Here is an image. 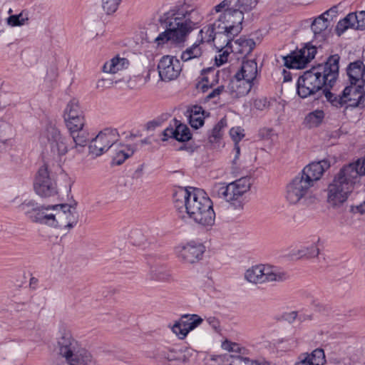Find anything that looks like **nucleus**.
Here are the masks:
<instances>
[{"label":"nucleus","mask_w":365,"mask_h":365,"mask_svg":"<svg viewBox=\"0 0 365 365\" xmlns=\"http://www.w3.org/2000/svg\"><path fill=\"white\" fill-rule=\"evenodd\" d=\"M166 29L155 38L158 46L168 41L184 42L190 32L198 28L203 20V15L197 6L183 2L166 14Z\"/></svg>","instance_id":"nucleus-1"},{"label":"nucleus","mask_w":365,"mask_h":365,"mask_svg":"<svg viewBox=\"0 0 365 365\" xmlns=\"http://www.w3.org/2000/svg\"><path fill=\"white\" fill-rule=\"evenodd\" d=\"M174 203L180 217L184 218L186 214L203 226L214 224L212 202L204 190L190 187L180 188L174 195Z\"/></svg>","instance_id":"nucleus-2"},{"label":"nucleus","mask_w":365,"mask_h":365,"mask_svg":"<svg viewBox=\"0 0 365 365\" xmlns=\"http://www.w3.org/2000/svg\"><path fill=\"white\" fill-rule=\"evenodd\" d=\"M330 167L326 160L313 162L305 166L286 186L285 198L292 205H309L317 198L312 188Z\"/></svg>","instance_id":"nucleus-3"},{"label":"nucleus","mask_w":365,"mask_h":365,"mask_svg":"<svg viewBox=\"0 0 365 365\" xmlns=\"http://www.w3.org/2000/svg\"><path fill=\"white\" fill-rule=\"evenodd\" d=\"M338 54L330 56L323 64H318L304 72L297 80V92L302 98L314 96L324 87L331 88L339 76Z\"/></svg>","instance_id":"nucleus-4"},{"label":"nucleus","mask_w":365,"mask_h":365,"mask_svg":"<svg viewBox=\"0 0 365 365\" xmlns=\"http://www.w3.org/2000/svg\"><path fill=\"white\" fill-rule=\"evenodd\" d=\"M365 175V157L344 166L328 187V202L339 207L345 202L353 191L358 178Z\"/></svg>","instance_id":"nucleus-5"},{"label":"nucleus","mask_w":365,"mask_h":365,"mask_svg":"<svg viewBox=\"0 0 365 365\" xmlns=\"http://www.w3.org/2000/svg\"><path fill=\"white\" fill-rule=\"evenodd\" d=\"M56 349L69 365H98L91 354L82 348L68 330H61L56 338Z\"/></svg>","instance_id":"nucleus-6"},{"label":"nucleus","mask_w":365,"mask_h":365,"mask_svg":"<svg viewBox=\"0 0 365 365\" xmlns=\"http://www.w3.org/2000/svg\"><path fill=\"white\" fill-rule=\"evenodd\" d=\"M250 178H241L227 185H215L212 194L225 200L235 210L241 211L245 205V194L250 190Z\"/></svg>","instance_id":"nucleus-7"},{"label":"nucleus","mask_w":365,"mask_h":365,"mask_svg":"<svg viewBox=\"0 0 365 365\" xmlns=\"http://www.w3.org/2000/svg\"><path fill=\"white\" fill-rule=\"evenodd\" d=\"M221 14L215 21L217 28L218 38H224V41L229 44L233 38L242 29V23L244 14L240 9L225 7L222 9Z\"/></svg>","instance_id":"nucleus-8"},{"label":"nucleus","mask_w":365,"mask_h":365,"mask_svg":"<svg viewBox=\"0 0 365 365\" xmlns=\"http://www.w3.org/2000/svg\"><path fill=\"white\" fill-rule=\"evenodd\" d=\"M53 212L48 213L45 225L58 227L65 233L69 232L78 222V214L76 206L68 204L50 205Z\"/></svg>","instance_id":"nucleus-9"},{"label":"nucleus","mask_w":365,"mask_h":365,"mask_svg":"<svg viewBox=\"0 0 365 365\" xmlns=\"http://www.w3.org/2000/svg\"><path fill=\"white\" fill-rule=\"evenodd\" d=\"M46 140L48 152L55 160H61L69 150V139L55 125H48L41 135V140Z\"/></svg>","instance_id":"nucleus-10"},{"label":"nucleus","mask_w":365,"mask_h":365,"mask_svg":"<svg viewBox=\"0 0 365 365\" xmlns=\"http://www.w3.org/2000/svg\"><path fill=\"white\" fill-rule=\"evenodd\" d=\"M245 278L253 284H262L269 282H282L287 279L286 273L268 265L258 264L247 269Z\"/></svg>","instance_id":"nucleus-11"},{"label":"nucleus","mask_w":365,"mask_h":365,"mask_svg":"<svg viewBox=\"0 0 365 365\" xmlns=\"http://www.w3.org/2000/svg\"><path fill=\"white\" fill-rule=\"evenodd\" d=\"M34 188L36 193L43 198H49L58 195L56 180L50 174L46 165L39 168L34 182Z\"/></svg>","instance_id":"nucleus-12"},{"label":"nucleus","mask_w":365,"mask_h":365,"mask_svg":"<svg viewBox=\"0 0 365 365\" xmlns=\"http://www.w3.org/2000/svg\"><path fill=\"white\" fill-rule=\"evenodd\" d=\"M317 48L314 46L306 45L302 48L292 52L284 56V64L289 68L302 69L314 58Z\"/></svg>","instance_id":"nucleus-13"},{"label":"nucleus","mask_w":365,"mask_h":365,"mask_svg":"<svg viewBox=\"0 0 365 365\" xmlns=\"http://www.w3.org/2000/svg\"><path fill=\"white\" fill-rule=\"evenodd\" d=\"M116 134V131L111 129L101 131L89 145L90 153L98 157L109 149L111 150L115 142L117 141Z\"/></svg>","instance_id":"nucleus-14"},{"label":"nucleus","mask_w":365,"mask_h":365,"mask_svg":"<svg viewBox=\"0 0 365 365\" xmlns=\"http://www.w3.org/2000/svg\"><path fill=\"white\" fill-rule=\"evenodd\" d=\"M18 209L23 212L31 222L45 225L46 220L45 217L48 214L45 210H50V205L39 206L35 200L26 199L18 206Z\"/></svg>","instance_id":"nucleus-15"},{"label":"nucleus","mask_w":365,"mask_h":365,"mask_svg":"<svg viewBox=\"0 0 365 365\" xmlns=\"http://www.w3.org/2000/svg\"><path fill=\"white\" fill-rule=\"evenodd\" d=\"M158 70L162 81H170L178 77L182 67L180 61L175 57L164 56L158 63Z\"/></svg>","instance_id":"nucleus-16"},{"label":"nucleus","mask_w":365,"mask_h":365,"mask_svg":"<svg viewBox=\"0 0 365 365\" xmlns=\"http://www.w3.org/2000/svg\"><path fill=\"white\" fill-rule=\"evenodd\" d=\"M205 251L204 245L190 242L176 249L178 257L185 263L194 264L200 261Z\"/></svg>","instance_id":"nucleus-17"},{"label":"nucleus","mask_w":365,"mask_h":365,"mask_svg":"<svg viewBox=\"0 0 365 365\" xmlns=\"http://www.w3.org/2000/svg\"><path fill=\"white\" fill-rule=\"evenodd\" d=\"M162 136V141L174 138L179 142H187L192 138L190 128L177 119H174L173 124L163 131Z\"/></svg>","instance_id":"nucleus-18"},{"label":"nucleus","mask_w":365,"mask_h":365,"mask_svg":"<svg viewBox=\"0 0 365 365\" xmlns=\"http://www.w3.org/2000/svg\"><path fill=\"white\" fill-rule=\"evenodd\" d=\"M343 91L344 98L346 101V108L358 107L364 103L365 96L364 85L350 84Z\"/></svg>","instance_id":"nucleus-19"},{"label":"nucleus","mask_w":365,"mask_h":365,"mask_svg":"<svg viewBox=\"0 0 365 365\" xmlns=\"http://www.w3.org/2000/svg\"><path fill=\"white\" fill-rule=\"evenodd\" d=\"M257 0H224L214 7L216 13L221 12L222 9L225 7L240 9L244 14V12H248L252 10L257 5Z\"/></svg>","instance_id":"nucleus-20"},{"label":"nucleus","mask_w":365,"mask_h":365,"mask_svg":"<svg viewBox=\"0 0 365 365\" xmlns=\"http://www.w3.org/2000/svg\"><path fill=\"white\" fill-rule=\"evenodd\" d=\"M364 74L365 66L361 61H356L349 65L347 75L349 78L350 84L365 86Z\"/></svg>","instance_id":"nucleus-21"},{"label":"nucleus","mask_w":365,"mask_h":365,"mask_svg":"<svg viewBox=\"0 0 365 365\" xmlns=\"http://www.w3.org/2000/svg\"><path fill=\"white\" fill-rule=\"evenodd\" d=\"M253 83L249 81L235 78L231 80L228 89L231 94L235 98H240L247 95L251 90Z\"/></svg>","instance_id":"nucleus-22"},{"label":"nucleus","mask_w":365,"mask_h":365,"mask_svg":"<svg viewBox=\"0 0 365 365\" xmlns=\"http://www.w3.org/2000/svg\"><path fill=\"white\" fill-rule=\"evenodd\" d=\"M257 74V65L255 60L242 61L240 70L235 75V78H241L253 83Z\"/></svg>","instance_id":"nucleus-23"},{"label":"nucleus","mask_w":365,"mask_h":365,"mask_svg":"<svg viewBox=\"0 0 365 365\" xmlns=\"http://www.w3.org/2000/svg\"><path fill=\"white\" fill-rule=\"evenodd\" d=\"M113 161L116 165H121L127 158L134 153V149L130 146L115 142L110 150Z\"/></svg>","instance_id":"nucleus-24"},{"label":"nucleus","mask_w":365,"mask_h":365,"mask_svg":"<svg viewBox=\"0 0 365 365\" xmlns=\"http://www.w3.org/2000/svg\"><path fill=\"white\" fill-rule=\"evenodd\" d=\"M188 355H190V351L188 349L181 351L170 349H164L160 351L157 354L158 358L160 360L182 362H187L188 361Z\"/></svg>","instance_id":"nucleus-25"},{"label":"nucleus","mask_w":365,"mask_h":365,"mask_svg":"<svg viewBox=\"0 0 365 365\" xmlns=\"http://www.w3.org/2000/svg\"><path fill=\"white\" fill-rule=\"evenodd\" d=\"M217 28L215 26V21L208 25L207 26H205L199 32V37L200 38L197 41L202 44L204 42H215V46L216 48H222L223 45L220 44L218 41L220 38H217L218 34H217Z\"/></svg>","instance_id":"nucleus-26"},{"label":"nucleus","mask_w":365,"mask_h":365,"mask_svg":"<svg viewBox=\"0 0 365 365\" xmlns=\"http://www.w3.org/2000/svg\"><path fill=\"white\" fill-rule=\"evenodd\" d=\"M255 45L253 39L240 37L234 41L231 51L235 53L241 54L245 58L252 51Z\"/></svg>","instance_id":"nucleus-27"},{"label":"nucleus","mask_w":365,"mask_h":365,"mask_svg":"<svg viewBox=\"0 0 365 365\" xmlns=\"http://www.w3.org/2000/svg\"><path fill=\"white\" fill-rule=\"evenodd\" d=\"M128 66L129 61L126 58L120 57L118 55L104 63L103 71L114 74L127 68Z\"/></svg>","instance_id":"nucleus-28"},{"label":"nucleus","mask_w":365,"mask_h":365,"mask_svg":"<svg viewBox=\"0 0 365 365\" xmlns=\"http://www.w3.org/2000/svg\"><path fill=\"white\" fill-rule=\"evenodd\" d=\"M170 278V274L163 266H152L146 274L145 281L152 284L157 282L167 281Z\"/></svg>","instance_id":"nucleus-29"},{"label":"nucleus","mask_w":365,"mask_h":365,"mask_svg":"<svg viewBox=\"0 0 365 365\" xmlns=\"http://www.w3.org/2000/svg\"><path fill=\"white\" fill-rule=\"evenodd\" d=\"M70 135L74 143V145L72 146L71 149H75L77 153H81L88 141V133L84 130H81L77 132L70 133Z\"/></svg>","instance_id":"nucleus-30"},{"label":"nucleus","mask_w":365,"mask_h":365,"mask_svg":"<svg viewBox=\"0 0 365 365\" xmlns=\"http://www.w3.org/2000/svg\"><path fill=\"white\" fill-rule=\"evenodd\" d=\"M222 365H246L247 358L238 354L225 353L217 356Z\"/></svg>","instance_id":"nucleus-31"},{"label":"nucleus","mask_w":365,"mask_h":365,"mask_svg":"<svg viewBox=\"0 0 365 365\" xmlns=\"http://www.w3.org/2000/svg\"><path fill=\"white\" fill-rule=\"evenodd\" d=\"M324 118V113L322 110H315L307 114L304 118V123L308 128L319 126Z\"/></svg>","instance_id":"nucleus-32"},{"label":"nucleus","mask_w":365,"mask_h":365,"mask_svg":"<svg viewBox=\"0 0 365 365\" xmlns=\"http://www.w3.org/2000/svg\"><path fill=\"white\" fill-rule=\"evenodd\" d=\"M83 111L79 106V101L76 98H72L66 105L63 112L64 120L68 118H74L83 115Z\"/></svg>","instance_id":"nucleus-33"},{"label":"nucleus","mask_w":365,"mask_h":365,"mask_svg":"<svg viewBox=\"0 0 365 365\" xmlns=\"http://www.w3.org/2000/svg\"><path fill=\"white\" fill-rule=\"evenodd\" d=\"M202 54V48L200 43L197 41L191 46L187 48L181 55V59L183 61H188L193 58H197Z\"/></svg>","instance_id":"nucleus-34"},{"label":"nucleus","mask_w":365,"mask_h":365,"mask_svg":"<svg viewBox=\"0 0 365 365\" xmlns=\"http://www.w3.org/2000/svg\"><path fill=\"white\" fill-rule=\"evenodd\" d=\"M330 20L324 15L316 18L311 25V29L315 36L322 34L329 26Z\"/></svg>","instance_id":"nucleus-35"},{"label":"nucleus","mask_w":365,"mask_h":365,"mask_svg":"<svg viewBox=\"0 0 365 365\" xmlns=\"http://www.w3.org/2000/svg\"><path fill=\"white\" fill-rule=\"evenodd\" d=\"M182 320V326L187 329V334L198 327L203 319L197 314H185L180 318Z\"/></svg>","instance_id":"nucleus-36"},{"label":"nucleus","mask_w":365,"mask_h":365,"mask_svg":"<svg viewBox=\"0 0 365 365\" xmlns=\"http://www.w3.org/2000/svg\"><path fill=\"white\" fill-rule=\"evenodd\" d=\"M66 128L70 133L77 132L83 130L85 125L84 115H80L74 118H68L64 120Z\"/></svg>","instance_id":"nucleus-37"},{"label":"nucleus","mask_w":365,"mask_h":365,"mask_svg":"<svg viewBox=\"0 0 365 365\" xmlns=\"http://www.w3.org/2000/svg\"><path fill=\"white\" fill-rule=\"evenodd\" d=\"M323 94L324 95L326 99L333 106L336 108H341L344 106H346V101L345 98H344V91L341 95H335L327 90V88H324L323 90Z\"/></svg>","instance_id":"nucleus-38"},{"label":"nucleus","mask_w":365,"mask_h":365,"mask_svg":"<svg viewBox=\"0 0 365 365\" xmlns=\"http://www.w3.org/2000/svg\"><path fill=\"white\" fill-rule=\"evenodd\" d=\"M319 254V247L317 244H312L309 246L302 247L297 250V255L299 257L312 258L317 257Z\"/></svg>","instance_id":"nucleus-39"},{"label":"nucleus","mask_w":365,"mask_h":365,"mask_svg":"<svg viewBox=\"0 0 365 365\" xmlns=\"http://www.w3.org/2000/svg\"><path fill=\"white\" fill-rule=\"evenodd\" d=\"M227 126V119L222 118L212 128L211 135L209 136L210 143L217 142L222 136V130Z\"/></svg>","instance_id":"nucleus-40"},{"label":"nucleus","mask_w":365,"mask_h":365,"mask_svg":"<svg viewBox=\"0 0 365 365\" xmlns=\"http://www.w3.org/2000/svg\"><path fill=\"white\" fill-rule=\"evenodd\" d=\"M217 73L215 72L214 70L210 69L207 71V75L204 76L202 81L199 83L197 87L200 88L202 92H205L210 87H212L213 82L217 81L216 78Z\"/></svg>","instance_id":"nucleus-41"},{"label":"nucleus","mask_w":365,"mask_h":365,"mask_svg":"<svg viewBox=\"0 0 365 365\" xmlns=\"http://www.w3.org/2000/svg\"><path fill=\"white\" fill-rule=\"evenodd\" d=\"M231 48H232V41H230L229 44L226 43L222 48H217L220 49V53L215 56V63L217 66H220L227 62Z\"/></svg>","instance_id":"nucleus-42"},{"label":"nucleus","mask_w":365,"mask_h":365,"mask_svg":"<svg viewBox=\"0 0 365 365\" xmlns=\"http://www.w3.org/2000/svg\"><path fill=\"white\" fill-rule=\"evenodd\" d=\"M309 360L313 365H323L325 362V355L323 349H316L311 354H309Z\"/></svg>","instance_id":"nucleus-43"},{"label":"nucleus","mask_w":365,"mask_h":365,"mask_svg":"<svg viewBox=\"0 0 365 365\" xmlns=\"http://www.w3.org/2000/svg\"><path fill=\"white\" fill-rule=\"evenodd\" d=\"M122 0H101L102 8L107 14H111L116 11Z\"/></svg>","instance_id":"nucleus-44"},{"label":"nucleus","mask_w":365,"mask_h":365,"mask_svg":"<svg viewBox=\"0 0 365 365\" xmlns=\"http://www.w3.org/2000/svg\"><path fill=\"white\" fill-rule=\"evenodd\" d=\"M28 20L27 17H24L23 13H20L18 15H11L6 19L8 25L11 26H21L25 24V21Z\"/></svg>","instance_id":"nucleus-45"},{"label":"nucleus","mask_w":365,"mask_h":365,"mask_svg":"<svg viewBox=\"0 0 365 365\" xmlns=\"http://www.w3.org/2000/svg\"><path fill=\"white\" fill-rule=\"evenodd\" d=\"M172 331L179 339H184L187 335V329L182 326L181 319L173 324Z\"/></svg>","instance_id":"nucleus-46"},{"label":"nucleus","mask_w":365,"mask_h":365,"mask_svg":"<svg viewBox=\"0 0 365 365\" xmlns=\"http://www.w3.org/2000/svg\"><path fill=\"white\" fill-rule=\"evenodd\" d=\"M222 347L227 350V353H231L233 354H238L240 351V347L239 344L236 343H232L230 341H225L222 343Z\"/></svg>","instance_id":"nucleus-47"},{"label":"nucleus","mask_w":365,"mask_h":365,"mask_svg":"<svg viewBox=\"0 0 365 365\" xmlns=\"http://www.w3.org/2000/svg\"><path fill=\"white\" fill-rule=\"evenodd\" d=\"M230 135L235 143H239V142L245 135L243 133V130H242L240 127L232 128L230 129Z\"/></svg>","instance_id":"nucleus-48"},{"label":"nucleus","mask_w":365,"mask_h":365,"mask_svg":"<svg viewBox=\"0 0 365 365\" xmlns=\"http://www.w3.org/2000/svg\"><path fill=\"white\" fill-rule=\"evenodd\" d=\"M113 81L112 79L102 78L98 80L96 83V88L103 91L106 88H110L113 86Z\"/></svg>","instance_id":"nucleus-49"},{"label":"nucleus","mask_w":365,"mask_h":365,"mask_svg":"<svg viewBox=\"0 0 365 365\" xmlns=\"http://www.w3.org/2000/svg\"><path fill=\"white\" fill-rule=\"evenodd\" d=\"M270 105V102L266 98L256 99L254 102V107L259 110H264Z\"/></svg>","instance_id":"nucleus-50"},{"label":"nucleus","mask_w":365,"mask_h":365,"mask_svg":"<svg viewBox=\"0 0 365 365\" xmlns=\"http://www.w3.org/2000/svg\"><path fill=\"white\" fill-rule=\"evenodd\" d=\"M190 124L192 128L197 129L204 124V118L200 115H190Z\"/></svg>","instance_id":"nucleus-51"},{"label":"nucleus","mask_w":365,"mask_h":365,"mask_svg":"<svg viewBox=\"0 0 365 365\" xmlns=\"http://www.w3.org/2000/svg\"><path fill=\"white\" fill-rule=\"evenodd\" d=\"M345 21L348 24L350 28L356 29L357 26V16L356 13H350L345 18Z\"/></svg>","instance_id":"nucleus-52"},{"label":"nucleus","mask_w":365,"mask_h":365,"mask_svg":"<svg viewBox=\"0 0 365 365\" xmlns=\"http://www.w3.org/2000/svg\"><path fill=\"white\" fill-rule=\"evenodd\" d=\"M357 26L356 29L365 30V11L356 13Z\"/></svg>","instance_id":"nucleus-53"},{"label":"nucleus","mask_w":365,"mask_h":365,"mask_svg":"<svg viewBox=\"0 0 365 365\" xmlns=\"http://www.w3.org/2000/svg\"><path fill=\"white\" fill-rule=\"evenodd\" d=\"M295 365H313V362H311L309 360L308 353H303L299 355L298 361L296 362Z\"/></svg>","instance_id":"nucleus-54"},{"label":"nucleus","mask_w":365,"mask_h":365,"mask_svg":"<svg viewBox=\"0 0 365 365\" xmlns=\"http://www.w3.org/2000/svg\"><path fill=\"white\" fill-rule=\"evenodd\" d=\"M13 140L11 138H0V152L5 151L13 145Z\"/></svg>","instance_id":"nucleus-55"},{"label":"nucleus","mask_w":365,"mask_h":365,"mask_svg":"<svg viewBox=\"0 0 365 365\" xmlns=\"http://www.w3.org/2000/svg\"><path fill=\"white\" fill-rule=\"evenodd\" d=\"M349 26L346 21H345V19L344 18L342 20L339 21L336 25V31L338 35H341L343 34L346 29H348Z\"/></svg>","instance_id":"nucleus-56"},{"label":"nucleus","mask_w":365,"mask_h":365,"mask_svg":"<svg viewBox=\"0 0 365 365\" xmlns=\"http://www.w3.org/2000/svg\"><path fill=\"white\" fill-rule=\"evenodd\" d=\"M337 13H338V6H332L329 10H327V11H325L324 13H323L322 15H324V17H327L328 19H329V17H330L331 19L329 20L331 21L332 20V19L336 16Z\"/></svg>","instance_id":"nucleus-57"},{"label":"nucleus","mask_w":365,"mask_h":365,"mask_svg":"<svg viewBox=\"0 0 365 365\" xmlns=\"http://www.w3.org/2000/svg\"><path fill=\"white\" fill-rule=\"evenodd\" d=\"M223 90V86H218L217 88L212 90V91L207 95V98L210 99L219 96L222 92Z\"/></svg>","instance_id":"nucleus-58"},{"label":"nucleus","mask_w":365,"mask_h":365,"mask_svg":"<svg viewBox=\"0 0 365 365\" xmlns=\"http://www.w3.org/2000/svg\"><path fill=\"white\" fill-rule=\"evenodd\" d=\"M207 322L214 329H217L219 326L220 323L217 318L215 317H210L207 319Z\"/></svg>","instance_id":"nucleus-59"},{"label":"nucleus","mask_w":365,"mask_h":365,"mask_svg":"<svg viewBox=\"0 0 365 365\" xmlns=\"http://www.w3.org/2000/svg\"><path fill=\"white\" fill-rule=\"evenodd\" d=\"M272 134H273V130L272 128H263L260 131V135L263 138H269L272 137Z\"/></svg>","instance_id":"nucleus-60"},{"label":"nucleus","mask_w":365,"mask_h":365,"mask_svg":"<svg viewBox=\"0 0 365 365\" xmlns=\"http://www.w3.org/2000/svg\"><path fill=\"white\" fill-rule=\"evenodd\" d=\"M200 113L202 115L204 113L202 107L195 106L191 109V114L190 115H200Z\"/></svg>","instance_id":"nucleus-61"},{"label":"nucleus","mask_w":365,"mask_h":365,"mask_svg":"<svg viewBox=\"0 0 365 365\" xmlns=\"http://www.w3.org/2000/svg\"><path fill=\"white\" fill-rule=\"evenodd\" d=\"M197 148V146L192 145H183L178 148V150H186L188 153H192Z\"/></svg>","instance_id":"nucleus-62"},{"label":"nucleus","mask_w":365,"mask_h":365,"mask_svg":"<svg viewBox=\"0 0 365 365\" xmlns=\"http://www.w3.org/2000/svg\"><path fill=\"white\" fill-rule=\"evenodd\" d=\"M160 125V123L158 120H152L149 121L147 123V129L150 130H155L157 127H158Z\"/></svg>","instance_id":"nucleus-63"},{"label":"nucleus","mask_w":365,"mask_h":365,"mask_svg":"<svg viewBox=\"0 0 365 365\" xmlns=\"http://www.w3.org/2000/svg\"><path fill=\"white\" fill-rule=\"evenodd\" d=\"M297 316V313L296 312H292L287 314L286 319L288 320L289 322H293Z\"/></svg>","instance_id":"nucleus-64"}]
</instances>
